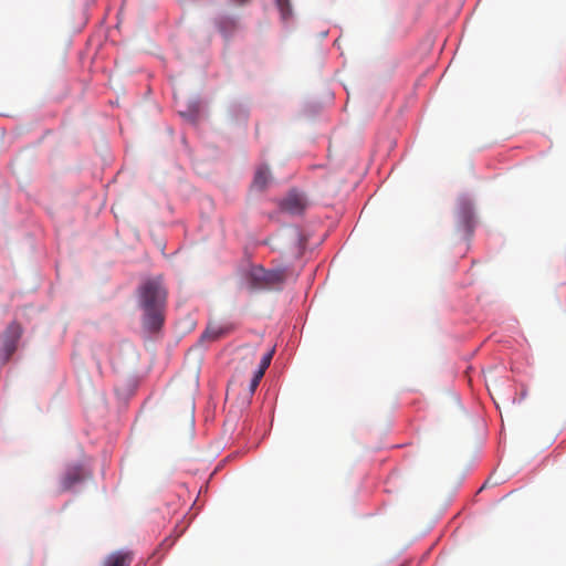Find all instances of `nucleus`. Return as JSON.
I'll list each match as a JSON object with an SVG mask.
<instances>
[{
	"instance_id": "nucleus-4",
	"label": "nucleus",
	"mask_w": 566,
	"mask_h": 566,
	"mask_svg": "<svg viewBox=\"0 0 566 566\" xmlns=\"http://www.w3.org/2000/svg\"><path fill=\"white\" fill-rule=\"evenodd\" d=\"M85 478V471L81 465H73L67 468L63 478L60 482V492H66L71 490L75 484L83 481Z\"/></svg>"
},
{
	"instance_id": "nucleus-1",
	"label": "nucleus",
	"mask_w": 566,
	"mask_h": 566,
	"mask_svg": "<svg viewBox=\"0 0 566 566\" xmlns=\"http://www.w3.org/2000/svg\"><path fill=\"white\" fill-rule=\"evenodd\" d=\"M139 304L144 310L143 324L149 332L158 331L164 323L167 290L159 279L144 282L138 289Z\"/></svg>"
},
{
	"instance_id": "nucleus-7",
	"label": "nucleus",
	"mask_w": 566,
	"mask_h": 566,
	"mask_svg": "<svg viewBox=\"0 0 566 566\" xmlns=\"http://www.w3.org/2000/svg\"><path fill=\"white\" fill-rule=\"evenodd\" d=\"M228 333L227 327L210 324L202 333L200 342H214L223 337Z\"/></svg>"
},
{
	"instance_id": "nucleus-2",
	"label": "nucleus",
	"mask_w": 566,
	"mask_h": 566,
	"mask_svg": "<svg viewBox=\"0 0 566 566\" xmlns=\"http://www.w3.org/2000/svg\"><path fill=\"white\" fill-rule=\"evenodd\" d=\"M247 280L251 291L269 290L281 284L284 275L281 271H266L262 266H253Z\"/></svg>"
},
{
	"instance_id": "nucleus-9",
	"label": "nucleus",
	"mask_w": 566,
	"mask_h": 566,
	"mask_svg": "<svg viewBox=\"0 0 566 566\" xmlns=\"http://www.w3.org/2000/svg\"><path fill=\"white\" fill-rule=\"evenodd\" d=\"M218 28L222 33L228 34L234 30L235 21L231 18H222L218 21Z\"/></svg>"
},
{
	"instance_id": "nucleus-11",
	"label": "nucleus",
	"mask_w": 566,
	"mask_h": 566,
	"mask_svg": "<svg viewBox=\"0 0 566 566\" xmlns=\"http://www.w3.org/2000/svg\"><path fill=\"white\" fill-rule=\"evenodd\" d=\"M273 354H274V348H272L269 353H266L262 359H261V363H260V368L266 370L271 364V360H272V357H273Z\"/></svg>"
},
{
	"instance_id": "nucleus-14",
	"label": "nucleus",
	"mask_w": 566,
	"mask_h": 566,
	"mask_svg": "<svg viewBox=\"0 0 566 566\" xmlns=\"http://www.w3.org/2000/svg\"><path fill=\"white\" fill-rule=\"evenodd\" d=\"M259 384H260L259 380L252 378V380L250 382V392L251 394H253L256 390Z\"/></svg>"
},
{
	"instance_id": "nucleus-15",
	"label": "nucleus",
	"mask_w": 566,
	"mask_h": 566,
	"mask_svg": "<svg viewBox=\"0 0 566 566\" xmlns=\"http://www.w3.org/2000/svg\"><path fill=\"white\" fill-rule=\"evenodd\" d=\"M231 1L238 6H242V4H245L247 2H249L250 0H231Z\"/></svg>"
},
{
	"instance_id": "nucleus-5",
	"label": "nucleus",
	"mask_w": 566,
	"mask_h": 566,
	"mask_svg": "<svg viewBox=\"0 0 566 566\" xmlns=\"http://www.w3.org/2000/svg\"><path fill=\"white\" fill-rule=\"evenodd\" d=\"M21 333V326L18 323H11L2 335V344L11 345L13 349H17Z\"/></svg>"
},
{
	"instance_id": "nucleus-13",
	"label": "nucleus",
	"mask_w": 566,
	"mask_h": 566,
	"mask_svg": "<svg viewBox=\"0 0 566 566\" xmlns=\"http://www.w3.org/2000/svg\"><path fill=\"white\" fill-rule=\"evenodd\" d=\"M264 373L265 370L259 367V369L255 371L253 376V379L261 381L262 377L264 376Z\"/></svg>"
},
{
	"instance_id": "nucleus-12",
	"label": "nucleus",
	"mask_w": 566,
	"mask_h": 566,
	"mask_svg": "<svg viewBox=\"0 0 566 566\" xmlns=\"http://www.w3.org/2000/svg\"><path fill=\"white\" fill-rule=\"evenodd\" d=\"M462 221L465 226V228H470V223H471V212L470 210H465L462 214Z\"/></svg>"
},
{
	"instance_id": "nucleus-8",
	"label": "nucleus",
	"mask_w": 566,
	"mask_h": 566,
	"mask_svg": "<svg viewBox=\"0 0 566 566\" xmlns=\"http://www.w3.org/2000/svg\"><path fill=\"white\" fill-rule=\"evenodd\" d=\"M271 175L270 170L266 167H261L256 170L252 187L258 190H264L270 181Z\"/></svg>"
},
{
	"instance_id": "nucleus-3",
	"label": "nucleus",
	"mask_w": 566,
	"mask_h": 566,
	"mask_svg": "<svg viewBox=\"0 0 566 566\" xmlns=\"http://www.w3.org/2000/svg\"><path fill=\"white\" fill-rule=\"evenodd\" d=\"M307 208V199L304 193L296 190L290 191L281 201V209L291 214H301Z\"/></svg>"
},
{
	"instance_id": "nucleus-6",
	"label": "nucleus",
	"mask_w": 566,
	"mask_h": 566,
	"mask_svg": "<svg viewBox=\"0 0 566 566\" xmlns=\"http://www.w3.org/2000/svg\"><path fill=\"white\" fill-rule=\"evenodd\" d=\"M132 559L129 553L115 552L105 558L103 566H129Z\"/></svg>"
},
{
	"instance_id": "nucleus-10",
	"label": "nucleus",
	"mask_w": 566,
	"mask_h": 566,
	"mask_svg": "<svg viewBox=\"0 0 566 566\" xmlns=\"http://www.w3.org/2000/svg\"><path fill=\"white\" fill-rule=\"evenodd\" d=\"M14 352L15 349H13L11 345L2 344V347L0 349V364L4 365L10 359Z\"/></svg>"
}]
</instances>
